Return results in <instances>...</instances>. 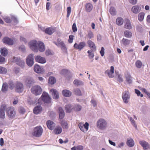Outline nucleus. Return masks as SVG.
Wrapping results in <instances>:
<instances>
[{
  "label": "nucleus",
  "instance_id": "1",
  "mask_svg": "<svg viewBox=\"0 0 150 150\" xmlns=\"http://www.w3.org/2000/svg\"><path fill=\"white\" fill-rule=\"evenodd\" d=\"M43 129L41 126H38L34 128L32 132V135L35 137H39L42 135Z\"/></svg>",
  "mask_w": 150,
  "mask_h": 150
},
{
  "label": "nucleus",
  "instance_id": "2",
  "mask_svg": "<svg viewBox=\"0 0 150 150\" xmlns=\"http://www.w3.org/2000/svg\"><path fill=\"white\" fill-rule=\"evenodd\" d=\"M97 127L101 130L105 129L107 126V123L106 121L103 119H100L97 122Z\"/></svg>",
  "mask_w": 150,
  "mask_h": 150
},
{
  "label": "nucleus",
  "instance_id": "3",
  "mask_svg": "<svg viewBox=\"0 0 150 150\" xmlns=\"http://www.w3.org/2000/svg\"><path fill=\"white\" fill-rule=\"evenodd\" d=\"M6 113L8 117L10 118H13L16 116V111L13 107L8 108L6 110Z\"/></svg>",
  "mask_w": 150,
  "mask_h": 150
},
{
  "label": "nucleus",
  "instance_id": "4",
  "mask_svg": "<svg viewBox=\"0 0 150 150\" xmlns=\"http://www.w3.org/2000/svg\"><path fill=\"white\" fill-rule=\"evenodd\" d=\"M31 91L32 93L36 96H37L41 93L42 89L40 86H35L32 88Z\"/></svg>",
  "mask_w": 150,
  "mask_h": 150
},
{
  "label": "nucleus",
  "instance_id": "5",
  "mask_svg": "<svg viewBox=\"0 0 150 150\" xmlns=\"http://www.w3.org/2000/svg\"><path fill=\"white\" fill-rule=\"evenodd\" d=\"M24 86L22 83L18 81L16 83L15 90V91L19 93H22L23 91Z\"/></svg>",
  "mask_w": 150,
  "mask_h": 150
},
{
  "label": "nucleus",
  "instance_id": "6",
  "mask_svg": "<svg viewBox=\"0 0 150 150\" xmlns=\"http://www.w3.org/2000/svg\"><path fill=\"white\" fill-rule=\"evenodd\" d=\"M38 43L35 40L31 41L29 43V46L30 48L34 52H37L38 51V48L37 46Z\"/></svg>",
  "mask_w": 150,
  "mask_h": 150
},
{
  "label": "nucleus",
  "instance_id": "7",
  "mask_svg": "<svg viewBox=\"0 0 150 150\" xmlns=\"http://www.w3.org/2000/svg\"><path fill=\"white\" fill-rule=\"evenodd\" d=\"M78 126L80 129L84 132H86L88 130L89 124L87 122H86L84 124L82 122L80 123Z\"/></svg>",
  "mask_w": 150,
  "mask_h": 150
},
{
  "label": "nucleus",
  "instance_id": "8",
  "mask_svg": "<svg viewBox=\"0 0 150 150\" xmlns=\"http://www.w3.org/2000/svg\"><path fill=\"white\" fill-rule=\"evenodd\" d=\"M33 55L30 54L27 57L26 62L27 65L30 67H32L34 64Z\"/></svg>",
  "mask_w": 150,
  "mask_h": 150
},
{
  "label": "nucleus",
  "instance_id": "9",
  "mask_svg": "<svg viewBox=\"0 0 150 150\" xmlns=\"http://www.w3.org/2000/svg\"><path fill=\"white\" fill-rule=\"evenodd\" d=\"M42 100L45 103H49L50 102L51 98L48 94L46 92H43L41 96Z\"/></svg>",
  "mask_w": 150,
  "mask_h": 150
},
{
  "label": "nucleus",
  "instance_id": "10",
  "mask_svg": "<svg viewBox=\"0 0 150 150\" xmlns=\"http://www.w3.org/2000/svg\"><path fill=\"white\" fill-rule=\"evenodd\" d=\"M86 43L84 42H80L79 44L75 43L74 45V47L79 51L81 50L85 47L86 46Z\"/></svg>",
  "mask_w": 150,
  "mask_h": 150
},
{
  "label": "nucleus",
  "instance_id": "11",
  "mask_svg": "<svg viewBox=\"0 0 150 150\" xmlns=\"http://www.w3.org/2000/svg\"><path fill=\"white\" fill-rule=\"evenodd\" d=\"M122 98L125 103H127L128 102V100L130 98V95L128 91H125L123 93Z\"/></svg>",
  "mask_w": 150,
  "mask_h": 150
},
{
  "label": "nucleus",
  "instance_id": "12",
  "mask_svg": "<svg viewBox=\"0 0 150 150\" xmlns=\"http://www.w3.org/2000/svg\"><path fill=\"white\" fill-rule=\"evenodd\" d=\"M13 61L17 62V64L22 68H23L25 64L23 60L18 59V58L13 57Z\"/></svg>",
  "mask_w": 150,
  "mask_h": 150
},
{
  "label": "nucleus",
  "instance_id": "13",
  "mask_svg": "<svg viewBox=\"0 0 150 150\" xmlns=\"http://www.w3.org/2000/svg\"><path fill=\"white\" fill-rule=\"evenodd\" d=\"M6 107L5 105H2L0 108V119L4 120L5 118L4 110Z\"/></svg>",
  "mask_w": 150,
  "mask_h": 150
},
{
  "label": "nucleus",
  "instance_id": "14",
  "mask_svg": "<svg viewBox=\"0 0 150 150\" xmlns=\"http://www.w3.org/2000/svg\"><path fill=\"white\" fill-rule=\"evenodd\" d=\"M139 143L143 147L144 150H147L150 149V146L149 143L145 141H140L139 142Z\"/></svg>",
  "mask_w": 150,
  "mask_h": 150
},
{
  "label": "nucleus",
  "instance_id": "15",
  "mask_svg": "<svg viewBox=\"0 0 150 150\" xmlns=\"http://www.w3.org/2000/svg\"><path fill=\"white\" fill-rule=\"evenodd\" d=\"M114 73V67L113 66L110 67V70H107L106 71L105 73L107 74L110 78H112L114 77L113 74Z\"/></svg>",
  "mask_w": 150,
  "mask_h": 150
},
{
  "label": "nucleus",
  "instance_id": "16",
  "mask_svg": "<svg viewBox=\"0 0 150 150\" xmlns=\"http://www.w3.org/2000/svg\"><path fill=\"white\" fill-rule=\"evenodd\" d=\"M2 41L4 43L11 45H13L14 42L13 40L6 37L4 38Z\"/></svg>",
  "mask_w": 150,
  "mask_h": 150
},
{
  "label": "nucleus",
  "instance_id": "17",
  "mask_svg": "<svg viewBox=\"0 0 150 150\" xmlns=\"http://www.w3.org/2000/svg\"><path fill=\"white\" fill-rule=\"evenodd\" d=\"M50 93L52 95L54 99H57L59 98V94L57 90L54 89H52L50 90Z\"/></svg>",
  "mask_w": 150,
  "mask_h": 150
},
{
  "label": "nucleus",
  "instance_id": "18",
  "mask_svg": "<svg viewBox=\"0 0 150 150\" xmlns=\"http://www.w3.org/2000/svg\"><path fill=\"white\" fill-rule=\"evenodd\" d=\"M35 59L37 62L41 64H44L46 62L45 58L40 56H36L35 57Z\"/></svg>",
  "mask_w": 150,
  "mask_h": 150
},
{
  "label": "nucleus",
  "instance_id": "19",
  "mask_svg": "<svg viewBox=\"0 0 150 150\" xmlns=\"http://www.w3.org/2000/svg\"><path fill=\"white\" fill-rule=\"evenodd\" d=\"M46 124L47 127L51 130L54 129L55 126V124L53 122L50 120L47 122Z\"/></svg>",
  "mask_w": 150,
  "mask_h": 150
},
{
  "label": "nucleus",
  "instance_id": "20",
  "mask_svg": "<svg viewBox=\"0 0 150 150\" xmlns=\"http://www.w3.org/2000/svg\"><path fill=\"white\" fill-rule=\"evenodd\" d=\"M124 27L125 28L128 29H131L132 28L130 21L129 20L126 19L125 20Z\"/></svg>",
  "mask_w": 150,
  "mask_h": 150
},
{
  "label": "nucleus",
  "instance_id": "21",
  "mask_svg": "<svg viewBox=\"0 0 150 150\" xmlns=\"http://www.w3.org/2000/svg\"><path fill=\"white\" fill-rule=\"evenodd\" d=\"M55 31V29L51 27L47 28L45 30V32L46 34L51 35Z\"/></svg>",
  "mask_w": 150,
  "mask_h": 150
},
{
  "label": "nucleus",
  "instance_id": "22",
  "mask_svg": "<svg viewBox=\"0 0 150 150\" xmlns=\"http://www.w3.org/2000/svg\"><path fill=\"white\" fill-rule=\"evenodd\" d=\"M141 8L139 6L136 5L133 6L132 8V11L134 13H137L141 10Z\"/></svg>",
  "mask_w": 150,
  "mask_h": 150
},
{
  "label": "nucleus",
  "instance_id": "23",
  "mask_svg": "<svg viewBox=\"0 0 150 150\" xmlns=\"http://www.w3.org/2000/svg\"><path fill=\"white\" fill-rule=\"evenodd\" d=\"M62 131V127L59 126H57L54 129L53 132L54 134H60Z\"/></svg>",
  "mask_w": 150,
  "mask_h": 150
},
{
  "label": "nucleus",
  "instance_id": "24",
  "mask_svg": "<svg viewBox=\"0 0 150 150\" xmlns=\"http://www.w3.org/2000/svg\"><path fill=\"white\" fill-rule=\"evenodd\" d=\"M42 108L40 106L35 107L33 109V112L35 114L39 113L42 110Z\"/></svg>",
  "mask_w": 150,
  "mask_h": 150
},
{
  "label": "nucleus",
  "instance_id": "25",
  "mask_svg": "<svg viewBox=\"0 0 150 150\" xmlns=\"http://www.w3.org/2000/svg\"><path fill=\"white\" fill-rule=\"evenodd\" d=\"M26 85L27 86H30L34 83V80L31 78H28L25 81Z\"/></svg>",
  "mask_w": 150,
  "mask_h": 150
},
{
  "label": "nucleus",
  "instance_id": "26",
  "mask_svg": "<svg viewBox=\"0 0 150 150\" xmlns=\"http://www.w3.org/2000/svg\"><path fill=\"white\" fill-rule=\"evenodd\" d=\"M34 69L35 71L37 73H41L43 71V69H42L37 64L35 65Z\"/></svg>",
  "mask_w": 150,
  "mask_h": 150
},
{
  "label": "nucleus",
  "instance_id": "27",
  "mask_svg": "<svg viewBox=\"0 0 150 150\" xmlns=\"http://www.w3.org/2000/svg\"><path fill=\"white\" fill-rule=\"evenodd\" d=\"M126 144L129 147H132L134 144V141L132 138L128 139Z\"/></svg>",
  "mask_w": 150,
  "mask_h": 150
},
{
  "label": "nucleus",
  "instance_id": "28",
  "mask_svg": "<svg viewBox=\"0 0 150 150\" xmlns=\"http://www.w3.org/2000/svg\"><path fill=\"white\" fill-rule=\"evenodd\" d=\"M93 6L91 3H88L86 4L85 6V9L87 12H90L92 9Z\"/></svg>",
  "mask_w": 150,
  "mask_h": 150
},
{
  "label": "nucleus",
  "instance_id": "29",
  "mask_svg": "<svg viewBox=\"0 0 150 150\" xmlns=\"http://www.w3.org/2000/svg\"><path fill=\"white\" fill-rule=\"evenodd\" d=\"M38 50L40 52H43L45 50V47L43 43L40 42L38 43Z\"/></svg>",
  "mask_w": 150,
  "mask_h": 150
},
{
  "label": "nucleus",
  "instance_id": "30",
  "mask_svg": "<svg viewBox=\"0 0 150 150\" xmlns=\"http://www.w3.org/2000/svg\"><path fill=\"white\" fill-rule=\"evenodd\" d=\"M59 118L60 119H62L64 117L65 115L64 110L61 107H59Z\"/></svg>",
  "mask_w": 150,
  "mask_h": 150
},
{
  "label": "nucleus",
  "instance_id": "31",
  "mask_svg": "<svg viewBox=\"0 0 150 150\" xmlns=\"http://www.w3.org/2000/svg\"><path fill=\"white\" fill-rule=\"evenodd\" d=\"M61 125L63 129H67L68 127V124L66 121L62 120L61 121Z\"/></svg>",
  "mask_w": 150,
  "mask_h": 150
},
{
  "label": "nucleus",
  "instance_id": "32",
  "mask_svg": "<svg viewBox=\"0 0 150 150\" xmlns=\"http://www.w3.org/2000/svg\"><path fill=\"white\" fill-rule=\"evenodd\" d=\"M0 52L1 55L4 56H6L8 53L7 49L4 47L1 48Z\"/></svg>",
  "mask_w": 150,
  "mask_h": 150
},
{
  "label": "nucleus",
  "instance_id": "33",
  "mask_svg": "<svg viewBox=\"0 0 150 150\" xmlns=\"http://www.w3.org/2000/svg\"><path fill=\"white\" fill-rule=\"evenodd\" d=\"M88 44L89 47L95 50L96 49V47L94 43L91 40H88Z\"/></svg>",
  "mask_w": 150,
  "mask_h": 150
},
{
  "label": "nucleus",
  "instance_id": "34",
  "mask_svg": "<svg viewBox=\"0 0 150 150\" xmlns=\"http://www.w3.org/2000/svg\"><path fill=\"white\" fill-rule=\"evenodd\" d=\"M63 95L65 97H69L71 96V92L67 90H64L62 92Z\"/></svg>",
  "mask_w": 150,
  "mask_h": 150
},
{
  "label": "nucleus",
  "instance_id": "35",
  "mask_svg": "<svg viewBox=\"0 0 150 150\" xmlns=\"http://www.w3.org/2000/svg\"><path fill=\"white\" fill-rule=\"evenodd\" d=\"M124 20L121 17H118L116 20V24L119 25H122L123 23Z\"/></svg>",
  "mask_w": 150,
  "mask_h": 150
},
{
  "label": "nucleus",
  "instance_id": "36",
  "mask_svg": "<svg viewBox=\"0 0 150 150\" xmlns=\"http://www.w3.org/2000/svg\"><path fill=\"white\" fill-rule=\"evenodd\" d=\"M56 82L55 78L53 76H50L49 78V83L51 84H53Z\"/></svg>",
  "mask_w": 150,
  "mask_h": 150
},
{
  "label": "nucleus",
  "instance_id": "37",
  "mask_svg": "<svg viewBox=\"0 0 150 150\" xmlns=\"http://www.w3.org/2000/svg\"><path fill=\"white\" fill-rule=\"evenodd\" d=\"M124 34L125 36L127 38H130L132 36V33L129 30L125 31Z\"/></svg>",
  "mask_w": 150,
  "mask_h": 150
},
{
  "label": "nucleus",
  "instance_id": "38",
  "mask_svg": "<svg viewBox=\"0 0 150 150\" xmlns=\"http://www.w3.org/2000/svg\"><path fill=\"white\" fill-rule=\"evenodd\" d=\"M74 83L76 86H78L83 84V82L80 80L78 79H76L74 81Z\"/></svg>",
  "mask_w": 150,
  "mask_h": 150
},
{
  "label": "nucleus",
  "instance_id": "39",
  "mask_svg": "<svg viewBox=\"0 0 150 150\" xmlns=\"http://www.w3.org/2000/svg\"><path fill=\"white\" fill-rule=\"evenodd\" d=\"M8 89V86L7 83H3L2 87L1 90L3 92H5Z\"/></svg>",
  "mask_w": 150,
  "mask_h": 150
},
{
  "label": "nucleus",
  "instance_id": "40",
  "mask_svg": "<svg viewBox=\"0 0 150 150\" xmlns=\"http://www.w3.org/2000/svg\"><path fill=\"white\" fill-rule=\"evenodd\" d=\"M7 71V69L5 68L0 66V74H6Z\"/></svg>",
  "mask_w": 150,
  "mask_h": 150
},
{
  "label": "nucleus",
  "instance_id": "41",
  "mask_svg": "<svg viewBox=\"0 0 150 150\" xmlns=\"http://www.w3.org/2000/svg\"><path fill=\"white\" fill-rule=\"evenodd\" d=\"M110 14L112 16L115 15L116 13L115 9L113 7H111L110 8Z\"/></svg>",
  "mask_w": 150,
  "mask_h": 150
},
{
  "label": "nucleus",
  "instance_id": "42",
  "mask_svg": "<svg viewBox=\"0 0 150 150\" xmlns=\"http://www.w3.org/2000/svg\"><path fill=\"white\" fill-rule=\"evenodd\" d=\"M144 14L143 12L140 13L138 16V19L140 21H142L144 18Z\"/></svg>",
  "mask_w": 150,
  "mask_h": 150
},
{
  "label": "nucleus",
  "instance_id": "43",
  "mask_svg": "<svg viewBox=\"0 0 150 150\" xmlns=\"http://www.w3.org/2000/svg\"><path fill=\"white\" fill-rule=\"evenodd\" d=\"M65 108L67 112H70L73 109L71 108V105H66L65 106Z\"/></svg>",
  "mask_w": 150,
  "mask_h": 150
},
{
  "label": "nucleus",
  "instance_id": "44",
  "mask_svg": "<svg viewBox=\"0 0 150 150\" xmlns=\"http://www.w3.org/2000/svg\"><path fill=\"white\" fill-rule=\"evenodd\" d=\"M122 42L123 45H129L130 43V41L127 39L123 38L122 40Z\"/></svg>",
  "mask_w": 150,
  "mask_h": 150
},
{
  "label": "nucleus",
  "instance_id": "45",
  "mask_svg": "<svg viewBox=\"0 0 150 150\" xmlns=\"http://www.w3.org/2000/svg\"><path fill=\"white\" fill-rule=\"evenodd\" d=\"M135 65L137 68H140L142 67V63L141 61L138 60L135 63Z\"/></svg>",
  "mask_w": 150,
  "mask_h": 150
},
{
  "label": "nucleus",
  "instance_id": "46",
  "mask_svg": "<svg viewBox=\"0 0 150 150\" xmlns=\"http://www.w3.org/2000/svg\"><path fill=\"white\" fill-rule=\"evenodd\" d=\"M9 88L11 90L13 89L14 88H15V85L13 82L10 81L9 83Z\"/></svg>",
  "mask_w": 150,
  "mask_h": 150
},
{
  "label": "nucleus",
  "instance_id": "47",
  "mask_svg": "<svg viewBox=\"0 0 150 150\" xmlns=\"http://www.w3.org/2000/svg\"><path fill=\"white\" fill-rule=\"evenodd\" d=\"M126 81L128 83H130L132 82V77L130 75H128L126 77Z\"/></svg>",
  "mask_w": 150,
  "mask_h": 150
},
{
  "label": "nucleus",
  "instance_id": "48",
  "mask_svg": "<svg viewBox=\"0 0 150 150\" xmlns=\"http://www.w3.org/2000/svg\"><path fill=\"white\" fill-rule=\"evenodd\" d=\"M75 94L78 96H81V93L80 90L79 88H76L74 90Z\"/></svg>",
  "mask_w": 150,
  "mask_h": 150
},
{
  "label": "nucleus",
  "instance_id": "49",
  "mask_svg": "<svg viewBox=\"0 0 150 150\" xmlns=\"http://www.w3.org/2000/svg\"><path fill=\"white\" fill-rule=\"evenodd\" d=\"M81 109V107L79 105H76L74 107V110L76 111H79Z\"/></svg>",
  "mask_w": 150,
  "mask_h": 150
},
{
  "label": "nucleus",
  "instance_id": "50",
  "mask_svg": "<svg viewBox=\"0 0 150 150\" xmlns=\"http://www.w3.org/2000/svg\"><path fill=\"white\" fill-rule=\"evenodd\" d=\"M67 18H69V17L71 12V7L69 6L67 7Z\"/></svg>",
  "mask_w": 150,
  "mask_h": 150
},
{
  "label": "nucleus",
  "instance_id": "51",
  "mask_svg": "<svg viewBox=\"0 0 150 150\" xmlns=\"http://www.w3.org/2000/svg\"><path fill=\"white\" fill-rule=\"evenodd\" d=\"M4 20L7 23H10L11 21V19L9 17H6L4 18Z\"/></svg>",
  "mask_w": 150,
  "mask_h": 150
},
{
  "label": "nucleus",
  "instance_id": "52",
  "mask_svg": "<svg viewBox=\"0 0 150 150\" xmlns=\"http://www.w3.org/2000/svg\"><path fill=\"white\" fill-rule=\"evenodd\" d=\"M45 54L47 56L51 55L53 54V52L50 50H46Z\"/></svg>",
  "mask_w": 150,
  "mask_h": 150
},
{
  "label": "nucleus",
  "instance_id": "53",
  "mask_svg": "<svg viewBox=\"0 0 150 150\" xmlns=\"http://www.w3.org/2000/svg\"><path fill=\"white\" fill-rule=\"evenodd\" d=\"M135 93L137 94L138 96H140L141 97H142L143 96V94H141V92L139 90L135 89Z\"/></svg>",
  "mask_w": 150,
  "mask_h": 150
},
{
  "label": "nucleus",
  "instance_id": "54",
  "mask_svg": "<svg viewBox=\"0 0 150 150\" xmlns=\"http://www.w3.org/2000/svg\"><path fill=\"white\" fill-rule=\"evenodd\" d=\"M68 72V71L65 69L62 70L60 72V74L62 75H66Z\"/></svg>",
  "mask_w": 150,
  "mask_h": 150
},
{
  "label": "nucleus",
  "instance_id": "55",
  "mask_svg": "<svg viewBox=\"0 0 150 150\" xmlns=\"http://www.w3.org/2000/svg\"><path fill=\"white\" fill-rule=\"evenodd\" d=\"M72 29L73 32H75L77 31V29L76 27V24L75 23H73L72 27Z\"/></svg>",
  "mask_w": 150,
  "mask_h": 150
},
{
  "label": "nucleus",
  "instance_id": "56",
  "mask_svg": "<svg viewBox=\"0 0 150 150\" xmlns=\"http://www.w3.org/2000/svg\"><path fill=\"white\" fill-rule=\"evenodd\" d=\"M74 36L73 35H71L69 36V39L68 41L69 43H71L73 42V38Z\"/></svg>",
  "mask_w": 150,
  "mask_h": 150
},
{
  "label": "nucleus",
  "instance_id": "57",
  "mask_svg": "<svg viewBox=\"0 0 150 150\" xmlns=\"http://www.w3.org/2000/svg\"><path fill=\"white\" fill-rule=\"evenodd\" d=\"M130 121L132 123V125L135 127H137V125L135 124V121L134 120V119H133V118L131 117L130 118Z\"/></svg>",
  "mask_w": 150,
  "mask_h": 150
},
{
  "label": "nucleus",
  "instance_id": "58",
  "mask_svg": "<svg viewBox=\"0 0 150 150\" xmlns=\"http://www.w3.org/2000/svg\"><path fill=\"white\" fill-rule=\"evenodd\" d=\"M5 61V58L0 55V64L4 63Z\"/></svg>",
  "mask_w": 150,
  "mask_h": 150
},
{
  "label": "nucleus",
  "instance_id": "59",
  "mask_svg": "<svg viewBox=\"0 0 150 150\" xmlns=\"http://www.w3.org/2000/svg\"><path fill=\"white\" fill-rule=\"evenodd\" d=\"M88 36L89 39H91L93 37V33L91 31L88 32Z\"/></svg>",
  "mask_w": 150,
  "mask_h": 150
},
{
  "label": "nucleus",
  "instance_id": "60",
  "mask_svg": "<svg viewBox=\"0 0 150 150\" xmlns=\"http://www.w3.org/2000/svg\"><path fill=\"white\" fill-rule=\"evenodd\" d=\"M117 81L119 82H121L123 81L122 79L120 74H118L117 76Z\"/></svg>",
  "mask_w": 150,
  "mask_h": 150
},
{
  "label": "nucleus",
  "instance_id": "61",
  "mask_svg": "<svg viewBox=\"0 0 150 150\" xmlns=\"http://www.w3.org/2000/svg\"><path fill=\"white\" fill-rule=\"evenodd\" d=\"M104 50L105 49L103 47H102L101 48V50L100 51V53L101 54V56L102 57L104 56Z\"/></svg>",
  "mask_w": 150,
  "mask_h": 150
},
{
  "label": "nucleus",
  "instance_id": "62",
  "mask_svg": "<svg viewBox=\"0 0 150 150\" xmlns=\"http://www.w3.org/2000/svg\"><path fill=\"white\" fill-rule=\"evenodd\" d=\"M11 21H12L14 23H18V20L14 16H12L11 17Z\"/></svg>",
  "mask_w": 150,
  "mask_h": 150
},
{
  "label": "nucleus",
  "instance_id": "63",
  "mask_svg": "<svg viewBox=\"0 0 150 150\" xmlns=\"http://www.w3.org/2000/svg\"><path fill=\"white\" fill-rule=\"evenodd\" d=\"M129 2L133 5H134L137 4V0H129Z\"/></svg>",
  "mask_w": 150,
  "mask_h": 150
},
{
  "label": "nucleus",
  "instance_id": "64",
  "mask_svg": "<svg viewBox=\"0 0 150 150\" xmlns=\"http://www.w3.org/2000/svg\"><path fill=\"white\" fill-rule=\"evenodd\" d=\"M83 149V147L81 145L76 146V150H82Z\"/></svg>",
  "mask_w": 150,
  "mask_h": 150
}]
</instances>
